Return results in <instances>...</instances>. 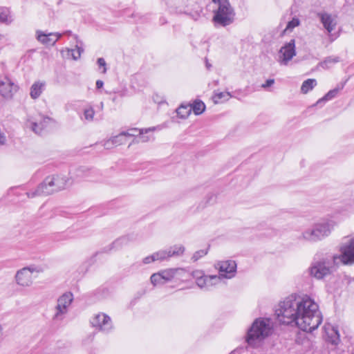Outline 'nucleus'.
Masks as SVG:
<instances>
[{
    "mask_svg": "<svg viewBox=\"0 0 354 354\" xmlns=\"http://www.w3.org/2000/svg\"><path fill=\"white\" fill-rule=\"evenodd\" d=\"M275 315L279 323L294 324L306 332L317 329L322 322L317 304L306 295L292 294L288 296L279 302Z\"/></svg>",
    "mask_w": 354,
    "mask_h": 354,
    "instance_id": "1",
    "label": "nucleus"
},
{
    "mask_svg": "<svg viewBox=\"0 0 354 354\" xmlns=\"http://www.w3.org/2000/svg\"><path fill=\"white\" fill-rule=\"evenodd\" d=\"M340 252L339 255L314 260L308 269L310 275L319 280L323 279L335 270V266L354 263V239H351L348 244L341 246Z\"/></svg>",
    "mask_w": 354,
    "mask_h": 354,
    "instance_id": "2",
    "label": "nucleus"
},
{
    "mask_svg": "<svg viewBox=\"0 0 354 354\" xmlns=\"http://www.w3.org/2000/svg\"><path fill=\"white\" fill-rule=\"evenodd\" d=\"M270 320L258 318L248 330L246 342L252 347L259 346L261 342L271 334Z\"/></svg>",
    "mask_w": 354,
    "mask_h": 354,
    "instance_id": "3",
    "label": "nucleus"
},
{
    "mask_svg": "<svg viewBox=\"0 0 354 354\" xmlns=\"http://www.w3.org/2000/svg\"><path fill=\"white\" fill-rule=\"evenodd\" d=\"M218 5L214 11L213 21L216 25L226 26L231 24L234 19L235 13L228 0H212Z\"/></svg>",
    "mask_w": 354,
    "mask_h": 354,
    "instance_id": "4",
    "label": "nucleus"
},
{
    "mask_svg": "<svg viewBox=\"0 0 354 354\" xmlns=\"http://www.w3.org/2000/svg\"><path fill=\"white\" fill-rule=\"evenodd\" d=\"M207 279H209V275H205L201 270L187 272L183 269L178 268V281L189 282L194 279L197 286L201 289L209 290Z\"/></svg>",
    "mask_w": 354,
    "mask_h": 354,
    "instance_id": "5",
    "label": "nucleus"
},
{
    "mask_svg": "<svg viewBox=\"0 0 354 354\" xmlns=\"http://www.w3.org/2000/svg\"><path fill=\"white\" fill-rule=\"evenodd\" d=\"M74 180L72 177H67L64 175H57L56 176L47 177L44 182L48 189H52V194L65 189L73 183Z\"/></svg>",
    "mask_w": 354,
    "mask_h": 354,
    "instance_id": "6",
    "label": "nucleus"
},
{
    "mask_svg": "<svg viewBox=\"0 0 354 354\" xmlns=\"http://www.w3.org/2000/svg\"><path fill=\"white\" fill-rule=\"evenodd\" d=\"M296 55L295 40L292 39L286 42L278 52L277 62L281 66H287Z\"/></svg>",
    "mask_w": 354,
    "mask_h": 354,
    "instance_id": "7",
    "label": "nucleus"
},
{
    "mask_svg": "<svg viewBox=\"0 0 354 354\" xmlns=\"http://www.w3.org/2000/svg\"><path fill=\"white\" fill-rule=\"evenodd\" d=\"M73 301V295L67 292L64 293L57 299V304L55 307V313L53 319L57 320H62L63 316L67 313L68 307L71 306Z\"/></svg>",
    "mask_w": 354,
    "mask_h": 354,
    "instance_id": "8",
    "label": "nucleus"
},
{
    "mask_svg": "<svg viewBox=\"0 0 354 354\" xmlns=\"http://www.w3.org/2000/svg\"><path fill=\"white\" fill-rule=\"evenodd\" d=\"M91 324L93 327L104 333H109L113 328L111 319L105 313L95 315L91 319Z\"/></svg>",
    "mask_w": 354,
    "mask_h": 354,
    "instance_id": "9",
    "label": "nucleus"
},
{
    "mask_svg": "<svg viewBox=\"0 0 354 354\" xmlns=\"http://www.w3.org/2000/svg\"><path fill=\"white\" fill-rule=\"evenodd\" d=\"M215 268L225 279H232L236 272V263L232 260L218 261L215 264Z\"/></svg>",
    "mask_w": 354,
    "mask_h": 354,
    "instance_id": "10",
    "label": "nucleus"
},
{
    "mask_svg": "<svg viewBox=\"0 0 354 354\" xmlns=\"http://www.w3.org/2000/svg\"><path fill=\"white\" fill-rule=\"evenodd\" d=\"M37 271L33 267H26L17 271L15 279L17 284L21 286H30L32 283V274Z\"/></svg>",
    "mask_w": 354,
    "mask_h": 354,
    "instance_id": "11",
    "label": "nucleus"
},
{
    "mask_svg": "<svg viewBox=\"0 0 354 354\" xmlns=\"http://www.w3.org/2000/svg\"><path fill=\"white\" fill-rule=\"evenodd\" d=\"M17 86L7 77L0 79V94L6 98L12 97Z\"/></svg>",
    "mask_w": 354,
    "mask_h": 354,
    "instance_id": "12",
    "label": "nucleus"
},
{
    "mask_svg": "<svg viewBox=\"0 0 354 354\" xmlns=\"http://www.w3.org/2000/svg\"><path fill=\"white\" fill-rule=\"evenodd\" d=\"M177 254V247L176 245L169 247L165 250H160L151 254L152 261H163L168 260L170 257Z\"/></svg>",
    "mask_w": 354,
    "mask_h": 354,
    "instance_id": "13",
    "label": "nucleus"
},
{
    "mask_svg": "<svg viewBox=\"0 0 354 354\" xmlns=\"http://www.w3.org/2000/svg\"><path fill=\"white\" fill-rule=\"evenodd\" d=\"M51 119L49 117L41 116L39 121L40 127L37 129L38 122L32 121L28 120L26 126L27 128H30L33 132L37 134H40L41 131L47 127Z\"/></svg>",
    "mask_w": 354,
    "mask_h": 354,
    "instance_id": "14",
    "label": "nucleus"
},
{
    "mask_svg": "<svg viewBox=\"0 0 354 354\" xmlns=\"http://www.w3.org/2000/svg\"><path fill=\"white\" fill-rule=\"evenodd\" d=\"M319 235L321 240L326 236H328L335 226V223L333 221H327L314 225Z\"/></svg>",
    "mask_w": 354,
    "mask_h": 354,
    "instance_id": "15",
    "label": "nucleus"
},
{
    "mask_svg": "<svg viewBox=\"0 0 354 354\" xmlns=\"http://www.w3.org/2000/svg\"><path fill=\"white\" fill-rule=\"evenodd\" d=\"M298 239L308 242H317L321 240L314 225L311 228L305 230Z\"/></svg>",
    "mask_w": 354,
    "mask_h": 354,
    "instance_id": "16",
    "label": "nucleus"
},
{
    "mask_svg": "<svg viewBox=\"0 0 354 354\" xmlns=\"http://www.w3.org/2000/svg\"><path fill=\"white\" fill-rule=\"evenodd\" d=\"M52 194V189H48L44 181L39 184L37 187L31 192H27L26 196L29 198H32L37 196H46Z\"/></svg>",
    "mask_w": 354,
    "mask_h": 354,
    "instance_id": "17",
    "label": "nucleus"
},
{
    "mask_svg": "<svg viewBox=\"0 0 354 354\" xmlns=\"http://www.w3.org/2000/svg\"><path fill=\"white\" fill-rule=\"evenodd\" d=\"M53 32L46 33L42 32L41 30L36 31L37 39L40 43L44 45L54 46L56 44L57 39H55V38H53Z\"/></svg>",
    "mask_w": 354,
    "mask_h": 354,
    "instance_id": "18",
    "label": "nucleus"
},
{
    "mask_svg": "<svg viewBox=\"0 0 354 354\" xmlns=\"http://www.w3.org/2000/svg\"><path fill=\"white\" fill-rule=\"evenodd\" d=\"M162 129L161 126L153 127L148 129H137V128H131L128 129L127 131H123L124 133L125 138L129 137H134L138 135L142 136L143 133H147L150 131H153L155 130H160Z\"/></svg>",
    "mask_w": 354,
    "mask_h": 354,
    "instance_id": "19",
    "label": "nucleus"
},
{
    "mask_svg": "<svg viewBox=\"0 0 354 354\" xmlns=\"http://www.w3.org/2000/svg\"><path fill=\"white\" fill-rule=\"evenodd\" d=\"M320 18L324 27L328 32H331L336 26L335 18L328 13L322 14Z\"/></svg>",
    "mask_w": 354,
    "mask_h": 354,
    "instance_id": "20",
    "label": "nucleus"
},
{
    "mask_svg": "<svg viewBox=\"0 0 354 354\" xmlns=\"http://www.w3.org/2000/svg\"><path fill=\"white\" fill-rule=\"evenodd\" d=\"M344 86V84H341V85H338L334 89L329 91L323 97L318 100L317 102H316V104H315L313 106L325 103L327 101L333 99L334 97H335L337 95L339 91H341L342 89H343Z\"/></svg>",
    "mask_w": 354,
    "mask_h": 354,
    "instance_id": "21",
    "label": "nucleus"
},
{
    "mask_svg": "<svg viewBox=\"0 0 354 354\" xmlns=\"http://www.w3.org/2000/svg\"><path fill=\"white\" fill-rule=\"evenodd\" d=\"M189 105H190L192 111H193L196 115L202 114L206 109L205 103L200 100H196L193 102L192 104L189 103Z\"/></svg>",
    "mask_w": 354,
    "mask_h": 354,
    "instance_id": "22",
    "label": "nucleus"
},
{
    "mask_svg": "<svg viewBox=\"0 0 354 354\" xmlns=\"http://www.w3.org/2000/svg\"><path fill=\"white\" fill-rule=\"evenodd\" d=\"M340 61L341 59L338 56H329L326 57L324 61L319 64V65L324 69H328Z\"/></svg>",
    "mask_w": 354,
    "mask_h": 354,
    "instance_id": "23",
    "label": "nucleus"
},
{
    "mask_svg": "<svg viewBox=\"0 0 354 354\" xmlns=\"http://www.w3.org/2000/svg\"><path fill=\"white\" fill-rule=\"evenodd\" d=\"M44 86V83L39 82H35L30 88V97L32 99H37V97H39L41 93H42Z\"/></svg>",
    "mask_w": 354,
    "mask_h": 354,
    "instance_id": "24",
    "label": "nucleus"
},
{
    "mask_svg": "<svg viewBox=\"0 0 354 354\" xmlns=\"http://www.w3.org/2000/svg\"><path fill=\"white\" fill-rule=\"evenodd\" d=\"M328 335V340L332 344L337 345L340 341L339 331L337 328L332 327V328L326 332Z\"/></svg>",
    "mask_w": 354,
    "mask_h": 354,
    "instance_id": "25",
    "label": "nucleus"
},
{
    "mask_svg": "<svg viewBox=\"0 0 354 354\" xmlns=\"http://www.w3.org/2000/svg\"><path fill=\"white\" fill-rule=\"evenodd\" d=\"M316 85L317 81L315 79H308L302 83L301 91L302 93L306 94L313 90Z\"/></svg>",
    "mask_w": 354,
    "mask_h": 354,
    "instance_id": "26",
    "label": "nucleus"
},
{
    "mask_svg": "<svg viewBox=\"0 0 354 354\" xmlns=\"http://www.w3.org/2000/svg\"><path fill=\"white\" fill-rule=\"evenodd\" d=\"M164 283L170 281L177 274V269L170 268L160 271Z\"/></svg>",
    "mask_w": 354,
    "mask_h": 354,
    "instance_id": "27",
    "label": "nucleus"
},
{
    "mask_svg": "<svg viewBox=\"0 0 354 354\" xmlns=\"http://www.w3.org/2000/svg\"><path fill=\"white\" fill-rule=\"evenodd\" d=\"M191 112L192 108H190L189 104H181L180 106H178V118L185 119L190 115Z\"/></svg>",
    "mask_w": 354,
    "mask_h": 354,
    "instance_id": "28",
    "label": "nucleus"
},
{
    "mask_svg": "<svg viewBox=\"0 0 354 354\" xmlns=\"http://www.w3.org/2000/svg\"><path fill=\"white\" fill-rule=\"evenodd\" d=\"M111 139L113 142L115 147L120 146L126 142L124 133H123L122 131L118 135L111 137Z\"/></svg>",
    "mask_w": 354,
    "mask_h": 354,
    "instance_id": "29",
    "label": "nucleus"
},
{
    "mask_svg": "<svg viewBox=\"0 0 354 354\" xmlns=\"http://www.w3.org/2000/svg\"><path fill=\"white\" fill-rule=\"evenodd\" d=\"M151 283L154 286H158L160 284H164V281L162 278V274L160 272L157 273H153L150 277Z\"/></svg>",
    "mask_w": 354,
    "mask_h": 354,
    "instance_id": "30",
    "label": "nucleus"
},
{
    "mask_svg": "<svg viewBox=\"0 0 354 354\" xmlns=\"http://www.w3.org/2000/svg\"><path fill=\"white\" fill-rule=\"evenodd\" d=\"M231 97L232 95L229 92H220L214 94V99L215 103H218L221 100L224 101L228 100Z\"/></svg>",
    "mask_w": 354,
    "mask_h": 354,
    "instance_id": "31",
    "label": "nucleus"
},
{
    "mask_svg": "<svg viewBox=\"0 0 354 354\" xmlns=\"http://www.w3.org/2000/svg\"><path fill=\"white\" fill-rule=\"evenodd\" d=\"M223 279H225V278L223 276H221L220 274L218 275H216V274L215 275H209V279H207L209 280V281H208L209 289L210 288H212V286L217 285Z\"/></svg>",
    "mask_w": 354,
    "mask_h": 354,
    "instance_id": "32",
    "label": "nucleus"
},
{
    "mask_svg": "<svg viewBox=\"0 0 354 354\" xmlns=\"http://www.w3.org/2000/svg\"><path fill=\"white\" fill-rule=\"evenodd\" d=\"M300 24V21L298 18L294 17L291 21H290L287 26L286 29L284 30V32L290 31L291 32L293 28L298 26Z\"/></svg>",
    "mask_w": 354,
    "mask_h": 354,
    "instance_id": "33",
    "label": "nucleus"
},
{
    "mask_svg": "<svg viewBox=\"0 0 354 354\" xmlns=\"http://www.w3.org/2000/svg\"><path fill=\"white\" fill-rule=\"evenodd\" d=\"M95 115V111L92 106H88L84 110V118L88 121H92Z\"/></svg>",
    "mask_w": 354,
    "mask_h": 354,
    "instance_id": "34",
    "label": "nucleus"
},
{
    "mask_svg": "<svg viewBox=\"0 0 354 354\" xmlns=\"http://www.w3.org/2000/svg\"><path fill=\"white\" fill-rule=\"evenodd\" d=\"M208 249L205 250H200L196 252H195L192 257V261L193 262L197 261L198 259H200L201 257L205 256L207 254Z\"/></svg>",
    "mask_w": 354,
    "mask_h": 354,
    "instance_id": "35",
    "label": "nucleus"
},
{
    "mask_svg": "<svg viewBox=\"0 0 354 354\" xmlns=\"http://www.w3.org/2000/svg\"><path fill=\"white\" fill-rule=\"evenodd\" d=\"M97 64H98V66L100 67H103L102 73H106V64L104 59L102 57L98 58L97 60Z\"/></svg>",
    "mask_w": 354,
    "mask_h": 354,
    "instance_id": "36",
    "label": "nucleus"
},
{
    "mask_svg": "<svg viewBox=\"0 0 354 354\" xmlns=\"http://www.w3.org/2000/svg\"><path fill=\"white\" fill-rule=\"evenodd\" d=\"M9 21V15L8 11L0 13V22L8 23Z\"/></svg>",
    "mask_w": 354,
    "mask_h": 354,
    "instance_id": "37",
    "label": "nucleus"
},
{
    "mask_svg": "<svg viewBox=\"0 0 354 354\" xmlns=\"http://www.w3.org/2000/svg\"><path fill=\"white\" fill-rule=\"evenodd\" d=\"M7 143V137L5 132L0 128V146H3Z\"/></svg>",
    "mask_w": 354,
    "mask_h": 354,
    "instance_id": "38",
    "label": "nucleus"
},
{
    "mask_svg": "<svg viewBox=\"0 0 354 354\" xmlns=\"http://www.w3.org/2000/svg\"><path fill=\"white\" fill-rule=\"evenodd\" d=\"M103 147L106 149H111L112 148H113L115 147L114 144H113V142L111 139V138H110L109 140H105L104 142H103Z\"/></svg>",
    "mask_w": 354,
    "mask_h": 354,
    "instance_id": "39",
    "label": "nucleus"
},
{
    "mask_svg": "<svg viewBox=\"0 0 354 354\" xmlns=\"http://www.w3.org/2000/svg\"><path fill=\"white\" fill-rule=\"evenodd\" d=\"M274 83V79H268L266 81V82L264 84H263L261 85V87L263 88H267L271 86L272 85H273Z\"/></svg>",
    "mask_w": 354,
    "mask_h": 354,
    "instance_id": "40",
    "label": "nucleus"
},
{
    "mask_svg": "<svg viewBox=\"0 0 354 354\" xmlns=\"http://www.w3.org/2000/svg\"><path fill=\"white\" fill-rule=\"evenodd\" d=\"M126 239L124 238H120V239H117L116 241H115L113 243H112V247L113 248H118L120 247L122 243L125 241Z\"/></svg>",
    "mask_w": 354,
    "mask_h": 354,
    "instance_id": "41",
    "label": "nucleus"
},
{
    "mask_svg": "<svg viewBox=\"0 0 354 354\" xmlns=\"http://www.w3.org/2000/svg\"><path fill=\"white\" fill-rule=\"evenodd\" d=\"M72 56H73V58L75 59V60H77L78 59L80 56H81V54L80 53V51H77L75 48V49H73L72 50Z\"/></svg>",
    "mask_w": 354,
    "mask_h": 354,
    "instance_id": "42",
    "label": "nucleus"
},
{
    "mask_svg": "<svg viewBox=\"0 0 354 354\" xmlns=\"http://www.w3.org/2000/svg\"><path fill=\"white\" fill-rule=\"evenodd\" d=\"M142 263H143L144 264H149V263H153V262L152 261V257H151V255H149V256H147V257H146L143 258V259H142Z\"/></svg>",
    "mask_w": 354,
    "mask_h": 354,
    "instance_id": "43",
    "label": "nucleus"
},
{
    "mask_svg": "<svg viewBox=\"0 0 354 354\" xmlns=\"http://www.w3.org/2000/svg\"><path fill=\"white\" fill-rule=\"evenodd\" d=\"M104 86V82L103 81L100 80H98L96 81V88L97 89H100L101 88H102Z\"/></svg>",
    "mask_w": 354,
    "mask_h": 354,
    "instance_id": "44",
    "label": "nucleus"
},
{
    "mask_svg": "<svg viewBox=\"0 0 354 354\" xmlns=\"http://www.w3.org/2000/svg\"><path fill=\"white\" fill-rule=\"evenodd\" d=\"M140 140L141 142H146L150 140V138L148 136H140Z\"/></svg>",
    "mask_w": 354,
    "mask_h": 354,
    "instance_id": "45",
    "label": "nucleus"
},
{
    "mask_svg": "<svg viewBox=\"0 0 354 354\" xmlns=\"http://www.w3.org/2000/svg\"><path fill=\"white\" fill-rule=\"evenodd\" d=\"M54 33V35L53 37H55V39H57V41L58 39H59L63 35V33H59V32H53Z\"/></svg>",
    "mask_w": 354,
    "mask_h": 354,
    "instance_id": "46",
    "label": "nucleus"
},
{
    "mask_svg": "<svg viewBox=\"0 0 354 354\" xmlns=\"http://www.w3.org/2000/svg\"><path fill=\"white\" fill-rule=\"evenodd\" d=\"M72 35V32L71 30H66L63 32V35L71 36Z\"/></svg>",
    "mask_w": 354,
    "mask_h": 354,
    "instance_id": "47",
    "label": "nucleus"
},
{
    "mask_svg": "<svg viewBox=\"0 0 354 354\" xmlns=\"http://www.w3.org/2000/svg\"><path fill=\"white\" fill-rule=\"evenodd\" d=\"M184 250H185L184 247H182V246L178 247V255L180 254V253H183Z\"/></svg>",
    "mask_w": 354,
    "mask_h": 354,
    "instance_id": "48",
    "label": "nucleus"
},
{
    "mask_svg": "<svg viewBox=\"0 0 354 354\" xmlns=\"http://www.w3.org/2000/svg\"><path fill=\"white\" fill-rule=\"evenodd\" d=\"M75 49L77 51H80V54H82L83 53V51H84L83 48H81V47H79L78 46H76Z\"/></svg>",
    "mask_w": 354,
    "mask_h": 354,
    "instance_id": "49",
    "label": "nucleus"
},
{
    "mask_svg": "<svg viewBox=\"0 0 354 354\" xmlns=\"http://www.w3.org/2000/svg\"><path fill=\"white\" fill-rule=\"evenodd\" d=\"M83 171L82 169H78L77 170V172L78 174H77V176H84L83 174H80L82 173Z\"/></svg>",
    "mask_w": 354,
    "mask_h": 354,
    "instance_id": "50",
    "label": "nucleus"
},
{
    "mask_svg": "<svg viewBox=\"0 0 354 354\" xmlns=\"http://www.w3.org/2000/svg\"><path fill=\"white\" fill-rule=\"evenodd\" d=\"M212 65L208 63L207 61H206V67L207 69H209L211 68Z\"/></svg>",
    "mask_w": 354,
    "mask_h": 354,
    "instance_id": "51",
    "label": "nucleus"
},
{
    "mask_svg": "<svg viewBox=\"0 0 354 354\" xmlns=\"http://www.w3.org/2000/svg\"><path fill=\"white\" fill-rule=\"evenodd\" d=\"M160 23H161L162 24H165V23H166V21H165V19H163V18H162V19H160Z\"/></svg>",
    "mask_w": 354,
    "mask_h": 354,
    "instance_id": "52",
    "label": "nucleus"
},
{
    "mask_svg": "<svg viewBox=\"0 0 354 354\" xmlns=\"http://www.w3.org/2000/svg\"><path fill=\"white\" fill-rule=\"evenodd\" d=\"M180 286V284L178 283V289H184L185 287V286Z\"/></svg>",
    "mask_w": 354,
    "mask_h": 354,
    "instance_id": "53",
    "label": "nucleus"
},
{
    "mask_svg": "<svg viewBox=\"0 0 354 354\" xmlns=\"http://www.w3.org/2000/svg\"><path fill=\"white\" fill-rule=\"evenodd\" d=\"M100 107H103V102H101V105H100Z\"/></svg>",
    "mask_w": 354,
    "mask_h": 354,
    "instance_id": "54",
    "label": "nucleus"
},
{
    "mask_svg": "<svg viewBox=\"0 0 354 354\" xmlns=\"http://www.w3.org/2000/svg\"><path fill=\"white\" fill-rule=\"evenodd\" d=\"M40 127L39 123L38 122L37 129Z\"/></svg>",
    "mask_w": 354,
    "mask_h": 354,
    "instance_id": "55",
    "label": "nucleus"
},
{
    "mask_svg": "<svg viewBox=\"0 0 354 354\" xmlns=\"http://www.w3.org/2000/svg\"><path fill=\"white\" fill-rule=\"evenodd\" d=\"M353 354H354V353H353Z\"/></svg>",
    "mask_w": 354,
    "mask_h": 354,
    "instance_id": "56",
    "label": "nucleus"
}]
</instances>
